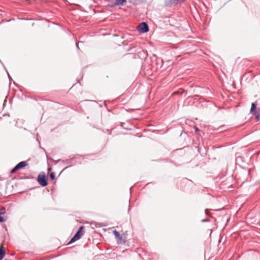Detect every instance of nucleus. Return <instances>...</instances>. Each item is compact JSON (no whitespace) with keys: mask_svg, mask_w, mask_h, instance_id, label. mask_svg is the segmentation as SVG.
Masks as SVG:
<instances>
[{"mask_svg":"<svg viewBox=\"0 0 260 260\" xmlns=\"http://www.w3.org/2000/svg\"><path fill=\"white\" fill-rule=\"evenodd\" d=\"M84 227L83 226H81L78 229L77 232L76 233V234L74 236V237L71 239L70 242L68 244H71L72 243H74L76 241L79 240L81 238L82 235L84 233Z\"/></svg>","mask_w":260,"mask_h":260,"instance_id":"nucleus-1","label":"nucleus"},{"mask_svg":"<svg viewBox=\"0 0 260 260\" xmlns=\"http://www.w3.org/2000/svg\"><path fill=\"white\" fill-rule=\"evenodd\" d=\"M38 181L40 185L44 187L47 185V179L45 175L43 174H40L38 177Z\"/></svg>","mask_w":260,"mask_h":260,"instance_id":"nucleus-2","label":"nucleus"},{"mask_svg":"<svg viewBox=\"0 0 260 260\" xmlns=\"http://www.w3.org/2000/svg\"><path fill=\"white\" fill-rule=\"evenodd\" d=\"M138 30L141 32H147L149 31L148 25L146 22H142L137 27Z\"/></svg>","mask_w":260,"mask_h":260,"instance_id":"nucleus-3","label":"nucleus"},{"mask_svg":"<svg viewBox=\"0 0 260 260\" xmlns=\"http://www.w3.org/2000/svg\"><path fill=\"white\" fill-rule=\"evenodd\" d=\"M185 1V0H166L165 3L167 6L172 5H177L184 3Z\"/></svg>","mask_w":260,"mask_h":260,"instance_id":"nucleus-4","label":"nucleus"},{"mask_svg":"<svg viewBox=\"0 0 260 260\" xmlns=\"http://www.w3.org/2000/svg\"><path fill=\"white\" fill-rule=\"evenodd\" d=\"M27 163L25 161H22L18 163L16 166L18 170L23 168L27 165Z\"/></svg>","mask_w":260,"mask_h":260,"instance_id":"nucleus-5","label":"nucleus"},{"mask_svg":"<svg viewBox=\"0 0 260 260\" xmlns=\"http://www.w3.org/2000/svg\"><path fill=\"white\" fill-rule=\"evenodd\" d=\"M256 104L255 103H252L250 109V113L253 114H256Z\"/></svg>","mask_w":260,"mask_h":260,"instance_id":"nucleus-6","label":"nucleus"},{"mask_svg":"<svg viewBox=\"0 0 260 260\" xmlns=\"http://www.w3.org/2000/svg\"><path fill=\"white\" fill-rule=\"evenodd\" d=\"M5 255V248L3 246L0 247V260H2Z\"/></svg>","mask_w":260,"mask_h":260,"instance_id":"nucleus-7","label":"nucleus"},{"mask_svg":"<svg viewBox=\"0 0 260 260\" xmlns=\"http://www.w3.org/2000/svg\"><path fill=\"white\" fill-rule=\"evenodd\" d=\"M126 2V0H115L114 5L115 6H122L124 3Z\"/></svg>","mask_w":260,"mask_h":260,"instance_id":"nucleus-8","label":"nucleus"},{"mask_svg":"<svg viewBox=\"0 0 260 260\" xmlns=\"http://www.w3.org/2000/svg\"><path fill=\"white\" fill-rule=\"evenodd\" d=\"M113 234L116 238H118L119 240L121 239V237L120 236V234L118 232L115 230L114 231H113Z\"/></svg>","mask_w":260,"mask_h":260,"instance_id":"nucleus-9","label":"nucleus"},{"mask_svg":"<svg viewBox=\"0 0 260 260\" xmlns=\"http://www.w3.org/2000/svg\"><path fill=\"white\" fill-rule=\"evenodd\" d=\"M50 177L51 180H54L55 177V173L54 172L51 173L50 174Z\"/></svg>","mask_w":260,"mask_h":260,"instance_id":"nucleus-10","label":"nucleus"},{"mask_svg":"<svg viewBox=\"0 0 260 260\" xmlns=\"http://www.w3.org/2000/svg\"><path fill=\"white\" fill-rule=\"evenodd\" d=\"M6 212V209L4 208H2L0 210V215L5 214Z\"/></svg>","mask_w":260,"mask_h":260,"instance_id":"nucleus-11","label":"nucleus"},{"mask_svg":"<svg viewBox=\"0 0 260 260\" xmlns=\"http://www.w3.org/2000/svg\"><path fill=\"white\" fill-rule=\"evenodd\" d=\"M17 170H18V168H17V167L15 166L11 171V173H14L15 172H16Z\"/></svg>","mask_w":260,"mask_h":260,"instance_id":"nucleus-12","label":"nucleus"},{"mask_svg":"<svg viewBox=\"0 0 260 260\" xmlns=\"http://www.w3.org/2000/svg\"><path fill=\"white\" fill-rule=\"evenodd\" d=\"M4 221H5V219L3 217L0 216V222H3Z\"/></svg>","mask_w":260,"mask_h":260,"instance_id":"nucleus-13","label":"nucleus"},{"mask_svg":"<svg viewBox=\"0 0 260 260\" xmlns=\"http://www.w3.org/2000/svg\"><path fill=\"white\" fill-rule=\"evenodd\" d=\"M255 117H256V118L257 120H258V119H259V115H255Z\"/></svg>","mask_w":260,"mask_h":260,"instance_id":"nucleus-14","label":"nucleus"},{"mask_svg":"<svg viewBox=\"0 0 260 260\" xmlns=\"http://www.w3.org/2000/svg\"><path fill=\"white\" fill-rule=\"evenodd\" d=\"M208 221L207 219H203V220H202V222H206V221Z\"/></svg>","mask_w":260,"mask_h":260,"instance_id":"nucleus-15","label":"nucleus"},{"mask_svg":"<svg viewBox=\"0 0 260 260\" xmlns=\"http://www.w3.org/2000/svg\"><path fill=\"white\" fill-rule=\"evenodd\" d=\"M205 212L206 214H208V210L207 209H206L205 211Z\"/></svg>","mask_w":260,"mask_h":260,"instance_id":"nucleus-16","label":"nucleus"},{"mask_svg":"<svg viewBox=\"0 0 260 260\" xmlns=\"http://www.w3.org/2000/svg\"><path fill=\"white\" fill-rule=\"evenodd\" d=\"M77 47L78 48V43L76 44Z\"/></svg>","mask_w":260,"mask_h":260,"instance_id":"nucleus-17","label":"nucleus"},{"mask_svg":"<svg viewBox=\"0 0 260 260\" xmlns=\"http://www.w3.org/2000/svg\"><path fill=\"white\" fill-rule=\"evenodd\" d=\"M196 131H199V129H198V128H196Z\"/></svg>","mask_w":260,"mask_h":260,"instance_id":"nucleus-18","label":"nucleus"}]
</instances>
